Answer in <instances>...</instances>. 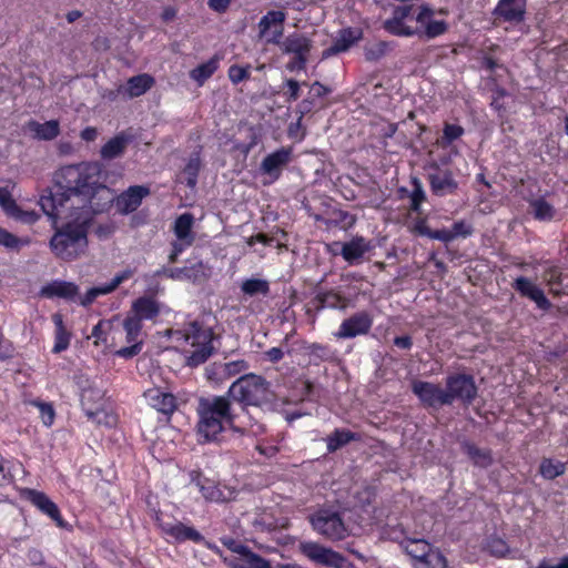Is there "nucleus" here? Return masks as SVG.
I'll use <instances>...</instances> for the list:
<instances>
[{
	"instance_id": "1",
	"label": "nucleus",
	"mask_w": 568,
	"mask_h": 568,
	"mask_svg": "<svg viewBox=\"0 0 568 568\" xmlns=\"http://www.w3.org/2000/svg\"><path fill=\"white\" fill-rule=\"evenodd\" d=\"M102 166L98 162H82L60 168L53 176V187L39 200L43 213L55 229L50 248L62 261H74L88 250V234L93 213V199L109 193L101 181Z\"/></svg>"
},
{
	"instance_id": "2",
	"label": "nucleus",
	"mask_w": 568,
	"mask_h": 568,
	"mask_svg": "<svg viewBox=\"0 0 568 568\" xmlns=\"http://www.w3.org/2000/svg\"><path fill=\"white\" fill-rule=\"evenodd\" d=\"M199 420L196 424V436L201 444L220 443L223 434L230 429L234 433L245 435H257L264 432V426L252 423L251 417H239L232 410V404L226 396L202 397L197 404Z\"/></svg>"
},
{
	"instance_id": "3",
	"label": "nucleus",
	"mask_w": 568,
	"mask_h": 568,
	"mask_svg": "<svg viewBox=\"0 0 568 568\" xmlns=\"http://www.w3.org/2000/svg\"><path fill=\"white\" fill-rule=\"evenodd\" d=\"M447 13V9L436 11L428 6L418 8L399 6L394 10L393 17L384 22V28L397 36L420 32L428 38H435L447 30V23L443 19H436V14L446 16Z\"/></svg>"
},
{
	"instance_id": "4",
	"label": "nucleus",
	"mask_w": 568,
	"mask_h": 568,
	"mask_svg": "<svg viewBox=\"0 0 568 568\" xmlns=\"http://www.w3.org/2000/svg\"><path fill=\"white\" fill-rule=\"evenodd\" d=\"M176 341H183L182 353L185 364L197 367L213 354V331L197 322L189 323L183 329L175 332Z\"/></svg>"
},
{
	"instance_id": "5",
	"label": "nucleus",
	"mask_w": 568,
	"mask_h": 568,
	"mask_svg": "<svg viewBox=\"0 0 568 568\" xmlns=\"http://www.w3.org/2000/svg\"><path fill=\"white\" fill-rule=\"evenodd\" d=\"M226 397L240 403L245 412L246 406H262L271 402L270 384L260 375L244 374L232 383Z\"/></svg>"
},
{
	"instance_id": "6",
	"label": "nucleus",
	"mask_w": 568,
	"mask_h": 568,
	"mask_svg": "<svg viewBox=\"0 0 568 568\" xmlns=\"http://www.w3.org/2000/svg\"><path fill=\"white\" fill-rule=\"evenodd\" d=\"M313 529L329 540H342L348 536L341 515L331 509H321L311 517Z\"/></svg>"
},
{
	"instance_id": "7",
	"label": "nucleus",
	"mask_w": 568,
	"mask_h": 568,
	"mask_svg": "<svg viewBox=\"0 0 568 568\" xmlns=\"http://www.w3.org/2000/svg\"><path fill=\"white\" fill-rule=\"evenodd\" d=\"M278 45L283 53L294 55L286 65L287 70L296 71L305 68L312 49L311 39L302 33L294 32L283 40L281 39Z\"/></svg>"
},
{
	"instance_id": "8",
	"label": "nucleus",
	"mask_w": 568,
	"mask_h": 568,
	"mask_svg": "<svg viewBox=\"0 0 568 568\" xmlns=\"http://www.w3.org/2000/svg\"><path fill=\"white\" fill-rule=\"evenodd\" d=\"M194 216L191 213H183L176 217L173 224L174 241L172 242V251L169 255V261L174 263L179 255L186 248L192 246L195 241V233L193 231Z\"/></svg>"
},
{
	"instance_id": "9",
	"label": "nucleus",
	"mask_w": 568,
	"mask_h": 568,
	"mask_svg": "<svg viewBox=\"0 0 568 568\" xmlns=\"http://www.w3.org/2000/svg\"><path fill=\"white\" fill-rule=\"evenodd\" d=\"M445 392L448 396V405L456 399L463 403H471L477 395V387L473 376L455 374L447 377Z\"/></svg>"
},
{
	"instance_id": "10",
	"label": "nucleus",
	"mask_w": 568,
	"mask_h": 568,
	"mask_svg": "<svg viewBox=\"0 0 568 568\" xmlns=\"http://www.w3.org/2000/svg\"><path fill=\"white\" fill-rule=\"evenodd\" d=\"M300 550L312 561L332 568H346V558L331 548H326L314 541H304L300 545Z\"/></svg>"
},
{
	"instance_id": "11",
	"label": "nucleus",
	"mask_w": 568,
	"mask_h": 568,
	"mask_svg": "<svg viewBox=\"0 0 568 568\" xmlns=\"http://www.w3.org/2000/svg\"><path fill=\"white\" fill-rule=\"evenodd\" d=\"M156 520L162 534L174 542L182 544L193 541L201 544L205 541L203 535L192 526H187L178 520H164L160 517H158Z\"/></svg>"
},
{
	"instance_id": "12",
	"label": "nucleus",
	"mask_w": 568,
	"mask_h": 568,
	"mask_svg": "<svg viewBox=\"0 0 568 568\" xmlns=\"http://www.w3.org/2000/svg\"><path fill=\"white\" fill-rule=\"evenodd\" d=\"M123 328L125 332V341L129 346L118 349L115 352V356L128 359L139 355L142 351V324L138 322V318L135 320L126 316L123 322Z\"/></svg>"
},
{
	"instance_id": "13",
	"label": "nucleus",
	"mask_w": 568,
	"mask_h": 568,
	"mask_svg": "<svg viewBox=\"0 0 568 568\" xmlns=\"http://www.w3.org/2000/svg\"><path fill=\"white\" fill-rule=\"evenodd\" d=\"M286 20V14L283 11H268L264 14L257 27L260 38H265L267 43L280 44L283 38V24Z\"/></svg>"
},
{
	"instance_id": "14",
	"label": "nucleus",
	"mask_w": 568,
	"mask_h": 568,
	"mask_svg": "<svg viewBox=\"0 0 568 568\" xmlns=\"http://www.w3.org/2000/svg\"><path fill=\"white\" fill-rule=\"evenodd\" d=\"M413 392L426 406L438 408L448 405V396L438 384L417 381L413 384Z\"/></svg>"
},
{
	"instance_id": "15",
	"label": "nucleus",
	"mask_w": 568,
	"mask_h": 568,
	"mask_svg": "<svg viewBox=\"0 0 568 568\" xmlns=\"http://www.w3.org/2000/svg\"><path fill=\"white\" fill-rule=\"evenodd\" d=\"M224 544L242 556L241 559L231 560L229 562L230 568H273L267 559L251 551L246 546L237 545L233 540L225 541Z\"/></svg>"
},
{
	"instance_id": "16",
	"label": "nucleus",
	"mask_w": 568,
	"mask_h": 568,
	"mask_svg": "<svg viewBox=\"0 0 568 568\" xmlns=\"http://www.w3.org/2000/svg\"><path fill=\"white\" fill-rule=\"evenodd\" d=\"M292 149L281 148L264 158L261 163V172L271 178V182L276 181L283 169L291 162Z\"/></svg>"
},
{
	"instance_id": "17",
	"label": "nucleus",
	"mask_w": 568,
	"mask_h": 568,
	"mask_svg": "<svg viewBox=\"0 0 568 568\" xmlns=\"http://www.w3.org/2000/svg\"><path fill=\"white\" fill-rule=\"evenodd\" d=\"M150 194V187L145 185H133L118 195L114 200L116 210L122 214L134 212L143 199Z\"/></svg>"
},
{
	"instance_id": "18",
	"label": "nucleus",
	"mask_w": 568,
	"mask_h": 568,
	"mask_svg": "<svg viewBox=\"0 0 568 568\" xmlns=\"http://www.w3.org/2000/svg\"><path fill=\"white\" fill-rule=\"evenodd\" d=\"M373 324L372 317L366 312H358L342 322L339 329L335 333L337 338H353L366 334Z\"/></svg>"
},
{
	"instance_id": "19",
	"label": "nucleus",
	"mask_w": 568,
	"mask_h": 568,
	"mask_svg": "<svg viewBox=\"0 0 568 568\" xmlns=\"http://www.w3.org/2000/svg\"><path fill=\"white\" fill-rule=\"evenodd\" d=\"M133 271L130 268H126L118 274L114 275V277L105 284L94 286L90 288L83 296L79 297V303L83 306H88L92 304L97 297L101 295H108L115 291L120 284L132 277Z\"/></svg>"
},
{
	"instance_id": "20",
	"label": "nucleus",
	"mask_w": 568,
	"mask_h": 568,
	"mask_svg": "<svg viewBox=\"0 0 568 568\" xmlns=\"http://www.w3.org/2000/svg\"><path fill=\"white\" fill-rule=\"evenodd\" d=\"M513 287L521 296L535 302L540 310H548L550 307V302L546 297L544 291L531 280L519 276L515 280Z\"/></svg>"
},
{
	"instance_id": "21",
	"label": "nucleus",
	"mask_w": 568,
	"mask_h": 568,
	"mask_svg": "<svg viewBox=\"0 0 568 568\" xmlns=\"http://www.w3.org/2000/svg\"><path fill=\"white\" fill-rule=\"evenodd\" d=\"M26 497L34 507H37L42 514L50 517L58 526H63V518L58 506L44 493L28 489L26 491Z\"/></svg>"
},
{
	"instance_id": "22",
	"label": "nucleus",
	"mask_w": 568,
	"mask_h": 568,
	"mask_svg": "<svg viewBox=\"0 0 568 568\" xmlns=\"http://www.w3.org/2000/svg\"><path fill=\"white\" fill-rule=\"evenodd\" d=\"M104 393L101 389L88 388L82 392L81 402L84 407L88 406L90 402H99L103 398ZM87 416L99 424H105L111 427L115 425L116 418L114 415L109 414L104 410H92L90 408H85Z\"/></svg>"
},
{
	"instance_id": "23",
	"label": "nucleus",
	"mask_w": 568,
	"mask_h": 568,
	"mask_svg": "<svg viewBox=\"0 0 568 568\" xmlns=\"http://www.w3.org/2000/svg\"><path fill=\"white\" fill-rule=\"evenodd\" d=\"M428 180L432 192L437 196L454 194L458 189V182L453 172L447 169L430 173Z\"/></svg>"
},
{
	"instance_id": "24",
	"label": "nucleus",
	"mask_w": 568,
	"mask_h": 568,
	"mask_svg": "<svg viewBox=\"0 0 568 568\" xmlns=\"http://www.w3.org/2000/svg\"><path fill=\"white\" fill-rule=\"evenodd\" d=\"M341 255L348 264H357L364 255L373 248L369 241L363 236H355L351 241L341 244Z\"/></svg>"
},
{
	"instance_id": "25",
	"label": "nucleus",
	"mask_w": 568,
	"mask_h": 568,
	"mask_svg": "<svg viewBox=\"0 0 568 568\" xmlns=\"http://www.w3.org/2000/svg\"><path fill=\"white\" fill-rule=\"evenodd\" d=\"M148 404L160 413L172 414L176 408V398L171 393L153 387L144 392Z\"/></svg>"
},
{
	"instance_id": "26",
	"label": "nucleus",
	"mask_w": 568,
	"mask_h": 568,
	"mask_svg": "<svg viewBox=\"0 0 568 568\" xmlns=\"http://www.w3.org/2000/svg\"><path fill=\"white\" fill-rule=\"evenodd\" d=\"M79 287L72 282L52 281L44 285L40 295L47 298L61 297L65 300H74L78 296Z\"/></svg>"
},
{
	"instance_id": "27",
	"label": "nucleus",
	"mask_w": 568,
	"mask_h": 568,
	"mask_svg": "<svg viewBox=\"0 0 568 568\" xmlns=\"http://www.w3.org/2000/svg\"><path fill=\"white\" fill-rule=\"evenodd\" d=\"M526 0H500L495 14L508 22H519L524 19Z\"/></svg>"
},
{
	"instance_id": "28",
	"label": "nucleus",
	"mask_w": 568,
	"mask_h": 568,
	"mask_svg": "<svg viewBox=\"0 0 568 568\" xmlns=\"http://www.w3.org/2000/svg\"><path fill=\"white\" fill-rule=\"evenodd\" d=\"M362 36L361 30L358 29H344L342 30L333 45L324 50L323 58H328L331 55L344 52L348 50Z\"/></svg>"
},
{
	"instance_id": "29",
	"label": "nucleus",
	"mask_w": 568,
	"mask_h": 568,
	"mask_svg": "<svg viewBox=\"0 0 568 568\" xmlns=\"http://www.w3.org/2000/svg\"><path fill=\"white\" fill-rule=\"evenodd\" d=\"M154 79L146 74H139L128 80L125 87H120L118 92L128 98H136L144 94L149 89L152 88Z\"/></svg>"
},
{
	"instance_id": "30",
	"label": "nucleus",
	"mask_w": 568,
	"mask_h": 568,
	"mask_svg": "<svg viewBox=\"0 0 568 568\" xmlns=\"http://www.w3.org/2000/svg\"><path fill=\"white\" fill-rule=\"evenodd\" d=\"M160 310L155 301L149 297H140L132 304L130 314L131 318H138V322L142 324L144 320H152L158 316Z\"/></svg>"
},
{
	"instance_id": "31",
	"label": "nucleus",
	"mask_w": 568,
	"mask_h": 568,
	"mask_svg": "<svg viewBox=\"0 0 568 568\" xmlns=\"http://www.w3.org/2000/svg\"><path fill=\"white\" fill-rule=\"evenodd\" d=\"M27 129L33 138L43 141L53 140L60 133V124L57 120H50L44 123L29 121L27 123Z\"/></svg>"
},
{
	"instance_id": "32",
	"label": "nucleus",
	"mask_w": 568,
	"mask_h": 568,
	"mask_svg": "<svg viewBox=\"0 0 568 568\" xmlns=\"http://www.w3.org/2000/svg\"><path fill=\"white\" fill-rule=\"evenodd\" d=\"M52 322L55 326L54 345L52 352L54 354H59L69 347L71 341V333L65 328L63 317L61 314H53Z\"/></svg>"
},
{
	"instance_id": "33",
	"label": "nucleus",
	"mask_w": 568,
	"mask_h": 568,
	"mask_svg": "<svg viewBox=\"0 0 568 568\" xmlns=\"http://www.w3.org/2000/svg\"><path fill=\"white\" fill-rule=\"evenodd\" d=\"M130 142V136L120 133L114 138L110 139L100 151L101 158L104 160H112L122 155Z\"/></svg>"
},
{
	"instance_id": "34",
	"label": "nucleus",
	"mask_w": 568,
	"mask_h": 568,
	"mask_svg": "<svg viewBox=\"0 0 568 568\" xmlns=\"http://www.w3.org/2000/svg\"><path fill=\"white\" fill-rule=\"evenodd\" d=\"M240 290L245 297L266 296L270 293V283L258 277L245 278Z\"/></svg>"
},
{
	"instance_id": "35",
	"label": "nucleus",
	"mask_w": 568,
	"mask_h": 568,
	"mask_svg": "<svg viewBox=\"0 0 568 568\" xmlns=\"http://www.w3.org/2000/svg\"><path fill=\"white\" fill-rule=\"evenodd\" d=\"M402 548L404 551L410 557L412 565L417 560L420 559L427 551H429V548L432 545L427 542L425 539H414V538H407L400 542Z\"/></svg>"
},
{
	"instance_id": "36",
	"label": "nucleus",
	"mask_w": 568,
	"mask_h": 568,
	"mask_svg": "<svg viewBox=\"0 0 568 568\" xmlns=\"http://www.w3.org/2000/svg\"><path fill=\"white\" fill-rule=\"evenodd\" d=\"M414 568H446L447 560L444 555L435 547H430L429 551L420 559L413 564Z\"/></svg>"
},
{
	"instance_id": "37",
	"label": "nucleus",
	"mask_w": 568,
	"mask_h": 568,
	"mask_svg": "<svg viewBox=\"0 0 568 568\" xmlns=\"http://www.w3.org/2000/svg\"><path fill=\"white\" fill-rule=\"evenodd\" d=\"M219 68V59L212 58L209 61L200 64L190 72V78L194 80L199 85H203L204 82L213 75Z\"/></svg>"
},
{
	"instance_id": "38",
	"label": "nucleus",
	"mask_w": 568,
	"mask_h": 568,
	"mask_svg": "<svg viewBox=\"0 0 568 568\" xmlns=\"http://www.w3.org/2000/svg\"><path fill=\"white\" fill-rule=\"evenodd\" d=\"M354 439H356V435L351 430L335 429V432L326 438L327 450L334 453Z\"/></svg>"
},
{
	"instance_id": "39",
	"label": "nucleus",
	"mask_w": 568,
	"mask_h": 568,
	"mask_svg": "<svg viewBox=\"0 0 568 568\" xmlns=\"http://www.w3.org/2000/svg\"><path fill=\"white\" fill-rule=\"evenodd\" d=\"M566 466L559 460L546 458L541 462L539 471L546 479H554L565 473Z\"/></svg>"
},
{
	"instance_id": "40",
	"label": "nucleus",
	"mask_w": 568,
	"mask_h": 568,
	"mask_svg": "<svg viewBox=\"0 0 568 568\" xmlns=\"http://www.w3.org/2000/svg\"><path fill=\"white\" fill-rule=\"evenodd\" d=\"M318 302L322 307L342 308L347 305L346 300L337 292L328 291L318 295Z\"/></svg>"
},
{
	"instance_id": "41",
	"label": "nucleus",
	"mask_w": 568,
	"mask_h": 568,
	"mask_svg": "<svg viewBox=\"0 0 568 568\" xmlns=\"http://www.w3.org/2000/svg\"><path fill=\"white\" fill-rule=\"evenodd\" d=\"M200 168H201L200 155L197 153L193 154L189 159V161L183 170V173L186 176L185 179H186L187 186L194 187L196 185Z\"/></svg>"
},
{
	"instance_id": "42",
	"label": "nucleus",
	"mask_w": 568,
	"mask_h": 568,
	"mask_svg": "<svg viewBox=\"0 0 568 568\" xmlns=\"http://www.w3.org/2000/svg\"><path fill=\"white\" fill-rule=\"evenodd\" d=\"M530 205L536 219L549 221L554 217L555 209L545 199L534 200Z\"/></svg>"
},
{
	"instance_id": "43",
	"label": "nucleus",
	"mask_w": 568,
	"mask_h": 568,
	"mask_svg": "<svg viewBox=\"0 0 568 568\" xmlns=\"http://www.w3.org/2000/svg\"><path fill=\"white\" fill-rule=\"evenodd\" d=\"M466 449L467 454L476 466L486 468L491 464V456L489 450H483L473 445H468Z\"/></svg>"
},
{
	"instance_id": "44",
	"label": "nucleus",
	"mask_w": 568,
	"mask_h": 568,
	"mask_svg": "<svg viewBox=\"0 0 568 568\" xmlns=\"http://www.w3.org/2000/svg\"><path fill=\"white\" fill-rule=\"evenodd\" d=\"M222 371L224 373L225 381L242 374L248 369V363L244 359L231 361L227 363H221Z\"/></svg>"
},
{
	"instance_id": "45",
	"label": "nucleus",
	"mask_w": 568,
	"mask_h": 568,
	"mask_svg": "<svg viewBox=\"0 0 568 568\" xmlns=\"http://www.w3.org/2000/svg\"><path fill=\"white\" fill-rule=\"evenodd\" d=\"M464 134V129L458 124H445L443 130L442 140L438 141V144L443 148L449 145L455 140L459 139Z\"/></svg>"
},
{
	"instance_id": "46",
	"label": "nucleus",
	"mask_w": 568,
	"mask_h": 568,
	"mask_svg": "<svg viewBox=\"0 0 568 568\" xmlns=\"http://www.w3.org/2000/svg\"><path fill=\"white\" fill-rule=\"evenodd\" d=\"M0 206L9 216L18 212L19 206L7 187H0Z\"/></svg>"
},
{
	"instance_id": "47",
	"label": "nucleus",
	"mask_w": 568,
	"mask_h": 568,
	"mask_svg": "<svg viewBox=\"0 0 568 568\" xmlns=\"http://www.w3.org/2000/svg\"><path fill=\"white\" fill-rule=\"evenodd\" d=\"M413 190L410 193V209L413 211H419L420 204L425 201L426 194L423 190L422 183L417 180H413Z\"/></svg>"
},
{
	"instance_id": "48",
	"label": "nucleus",
	"mask_w": 568,
	"mask_h": 568,
	"mask_svg": "<svg viewBox=\"0 0 568 568\" xmlns=\"http://www.w3.org/2000/svg\"><path fill=\"white\" fill-rule=\"evenodd\" d=\"M205 376L207 381L214 383L215 385L222 384L225 382L224 373L222 371L221 363H213L205 368Z\"/></svg>"
},
{
	"instance_id": "49",
	"label": "nucleus",
	"mask_w": 568,
	"mask_h": 568,
	"mask_svg": "<svg viewBox=\"0 0 568 568\" xmlns=\"http://www.w3.org/2000/svg\"><path fill=\"white\" fill-rule=\"evenodd\" d=\"M34 405L39 409L42 423L47 427L51 426L54 422V416H55L52 405L49 403H42V402L34 403Z\"/></svg>"
},
{
	"instance_id": "50",
	"label": "nucleus",
	"mask_w": 568,
	"mask_h": 568,
	"mask_svg": "<svg viewBox=\"0 0 568 568\" xmlns=\"http://www.w3.org/2000/svg\"><path fill=\"white\" fill-rule=\"evenodd\" d=\"M250 75V67H240V65H231L229 69V78L234 83L237 84L243 80L247 79Z\"/></svg>"
},
{
	"instance_id": "51",
	"label": "nucleus",
	"mask_w": 568,
	"mask_h": 568,
	"mask_svg": "<svg viewBox=\"0 0 568 568\" xmlns=\"http://www.w3.org/2000/svg\"><path fill=\"white\" fill-rule=\"evenodd\" d=\"M487 548L491 555L497 557H503L508 552L507 544L499 538L490 539L487 544Z\"/></svg>"
},
{
	"instance_id": "52",
	"label": "nucleus",
	"mask_w": 568,
	"mask_h": 568,
	"mask_svg": "<svg viewBox=\"0 0 568 568\" xmlns=\"http://www.w3.org/2000/svg\"><path fill=\"white\" fill-rule=\"evenodd\" d=\"M450 232L453 235V240H455L458 236L467 237V236L471 235L473 227L470 224H468L464 221H458L453 224V229L450 230Z\"/></svg>"
},
{
	"instance_id": "53",
	"label": "nucleus",
	"mask_w": 568,
	"mask_h": 568,
	"mask_svg": "<svg viewBox=\"0 0 568 568\" xmlns=\"http://www.w3.org/2000/svg\"><path fill=\"white\" fill-rule=\"evenodd\" d=\"M10 217L23 223L32 224L38 221L39 215L34 211H23L22 209L18 207V212H14V214H12Z\"/></svg>"
},
{
	"instance_id": "54",
	"label": "nucleus",
	"mask_w": 568,
	"mask_h": 568,
	"mask_svg": "<svg viewBox=\"0 0 568 568\" xmlns=\"http://www.w3.org/2000/svg\"><path fill=\"white\" fill-rule=\"evenodd\" d=\"M201 491L205 499L211 501H220L221 500V491L211 483L207 485H201Z\"/></svg>"
},
{
	"instance_id": "55",
	"label": "nucleus",
	"mask_w": 568,
	"mask_h": 568,
	"mask_svg": "<svg viewBox=\"0 0 568 568\" xmlns=\"http://www.w3.org/2000/svg\"><path fill=\"white\" fill-rule=\"evenodd\" d=\"M19 243L20 241L17 236L9 233L4 229H0V245H3L4 247L8 248H14L18 247Z\"/></svg>"
},
{
	"instance_id": "56",
	"label": "nucleus",
	"mask_w": 568,
	"mask_h": 568,
	"mask_svg": "<svg viewBox=\"0 0 568 568\" xmlns=\"http://www.w3.org/2000/svg\"><path fill=\"white\" fill-rule=\"evenodd\" d=\"M287 88V100L296 101L300 98V83L296 80L290 79L285 82Z\"/></svg>"
},
{
	"instance_id": "57",
	"label": "nucleus",
	"mask_w": 568,
	"mask_h": 568,
	"mask_svg": "<svg viewBox=\"0 0 568 568\" xmlns=\"http://www.w3.org/2000/svg\"><path fill=\"white\" fill-rule=\"evenodd\" d=\"M231 4V0H209L207 6L217 13H224Z\"/></svg>"
},
{
	"instance_id": "58",
	"label": "nucleus",
	"mask_w": 568,
	"mask_h": 568,
	"mask_svg": "<svg viewBox=\"0 0 568 568\" xmlns=\"http://www.w3.org/2000/svg\"><path fill=\"white\" fill-rule=\"evenodd\" d=\"M27 559L29 560L30 564H32L34 566L42 565L44 562L43 554L39 549H36V548L28 550Z\"/></svg>"
},
{
	"instance_id": "59",
	"label": "nucleus",
	"mask_w": 568,
	"mask_h": 568,
	"mask_svg": "<svg viewBox=\"0 0 568 568\" xmlns=\"http://www.w3.org/2000/svg\"><path fill=\"white\" fill-rule=\"evenodd\" d=\"M414 231L419 235L427 236V237L432 239L433 231L428 227L425 220L416 221V223L414 225Z\"/></svg>"
},
{
	"instance_id": "60",
	"label": "nucleus",
	"mask_w": 568,
	"mask_h": 568,
	"mask_svg": "<svg viewBox=\"0 0 568 568\" xmlns=\"http://www.w3.org/2000/svg\"><path fill=\"white\" fill-rule=\"evenodd\" d=\"M432 240H438V241L448 243V242L453 241V235H452L450 230H446V229L436 230V231H433V233H432Z\"/></svg>"
},
{
	"instance_id": "61",
	"label": "nucleus",
	"mask_w": 568,
	"mask_h": 568,
	"mask_svg": "<svg viewBox=\"0 0 568 568\" xmlns=\"http://www.w3.org/2000/svg\"><path fill=\"white\" fill-rule=\"evenodd\" d=\"M538 568H568V556L562 557L558 564H552L548 560H542Z\"/></svg>"
},
{
	"instance_id": "62",
	"label": "nucleus",
	"mask_w": 568,
	"mask_h": 568,
	"mask_svg": "<svg viewBox=\"0 0 568 568\" xmlns=\"http://www.w3.org/2000/svg\"><path fill=\"white\" fill-rule=\"evenodd\" d=\"M265 355L272 363H277L283 358L284 352L280 347H272L265 353Z\"/></svg>"
},
{
	"instance_id": "63",
	"label": "nucleus",
	"mask_w": 568,
	"mask_h": 568,
	"mask_svg": "<svg viewBox=\"0 0 568 568\" xmlns=\"http://www.w3.org/2000/svg\"><path fill=\"white\" fill-rule=\"evenodd\" d=\"M97 136H98V130L93 126H87L81 132L82 140H84L87 142L94 141L97 139Z\"/></svg>"
},
{
	"instance_id": "64",
	"label": "nucleus",
	"mask_w": 568,
	"mask_h": 568,
	"mask_svg": "<svg viewBox=\"0 0 568 568\" xmlns=\"http://www.w3.org/2000/svg\"><path fill=\"white\" fill-rule=\"evenodd\" d=\"M394 344L399 348L407 349V348H410L413 343H412L410 337H408V336H397L394 339Z\"/></svg>"
}]
</instances>
